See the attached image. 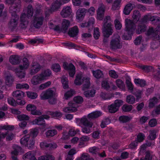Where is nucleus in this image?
Here are the masks:
<instances>
[{
  "label": "nucleus",
  "mask_w": 160,
  "mask_h": 160,
  "mask_svg": "<svg viewBox=\"0 0 160 160\" xmlns=\"http://www.w3.org/2000/svg\"><path fill=\"white\" fill-rule=\"evenodd\" d=\"M75 122L78 125H82L84 126L82 128V131L83 133L88 134L91 132V128L92 126L93 123L88 120L86 116L81 118H75Z\"/></svg>",
  "instance_id": "obj_1"
},
{
  "label": "nucleus",
  "mask_w": 160,
  "mask_h": 160,
  "mask_svg": "<svg viewBox=\"0 0 160 160\" xmlns=\"http://www.w3.org/2000/svg\"><path fill=\"white\" fill-rule=\"evenodd\" d=\"M126 32L122 36L124 40H130L135 30V25L134 22L130 19L125 20Z\"/></svg>",
  "instance_id": "obj_2"
},
{
  "label": "nucleus",
  "mask_w": 160,
  "mask_h": 160,
  "mask_svg": "<svg viewBox=\"0 0 160 160\" xmlns=\"http://www.w3.org/2000/svg\"><path fill=\"white\" fill-rule=\"evenodd\" d=\"M33 9L32 6L29 4L27 7V14L25 13L22 14L20 17V26L22 28H25L28 23V21L27 18H31L33 16Z\"/></svg>",
  "instance_id": "obj_3"
},
{
  "label": "nucleus",
  "mask_w": 160,
  "mask_h": 160,
  "mask_svg": "<svg viewBox=\"0 0 160 160\" xmlns=\"http://www.w3.org/2000/svg\"><path fill=\"white\" fill-rule=\"evenodd\" d=\"M55 93L51 88L43 92L41 94V98L42 100L48 99V102L53 105L56 103V99L54 98Z\"/></svg>",
  "instance_id": "obj_4"
},
{
  "label": "nucleus",
  "mask_w": 160,
  "mask_h": 160,
  "mask_svg": "<svg viewBox=\"0 0 160 160\" xmlns=\"http://www.w3.org/2000/svg\"><path fill=\"white\" fill-rule=\"evenodd\" d=\"M110 17L107 16L104 19V24L103 25L102 32L105 37L108 38L112 33V24L110 23H107L108 21L110 19Z\"/></svg>",
  "instance_id": "obj_5"
},
{
  "label": "nucleus",
  "mask_w": 160,
  "mask_h": 160,
  "mask_svg": "<svg viewBox=\"0 0 160 160\" xmlns=\"http://www.w3.org/2000/svg\"><path fill=\"white\" fill-rule=\"evenodd\" d=\"M6 4L10 5L9 11L11 13L12 12H19L21 7V0L15 1V0H5Z\"/></svg>",
  "instance_id": "obj_6"
},
{
  "label": "nucleus",
  "mask_w": 160,
  "mask_h": 160,
  "mask_svg": "<svg viewBox=\"0 0 160 160\" xmlns=\"http://www.w3.org/2000/svg\"><path fill=\"white\" fill-rule=\"evenodd\" d=\"M20 142L22 146L27 147L28 148L31 149L34 146L35 141L33 138H30V135L27 134L21 139Z\"/></svg>",
  "instance_id": "obj_7"
},
{
  "label": "nucleus",
  "mask_w": 160,
  "mask_h": 160,
  "mask_svg": "<svg viewBox=\"0 0 160 160\" xmlns=\"http://www.w3.org/2000/svg\"><path fill=\"white\" fill-rule=\"evenodd\" d=\"M44 18L43 16L34 15L31 21V23L36 28L39 29L43 25Z\"/></svg>",
  "instance_id": "obj_8"
},
{
  "label": "nucleus",
  "mask_w": 160,
  "mask_h": 160,
  "mask_svg": "<svg viewBox=\"0 0 160 160\" xmlns=\"http://www.w3.org/2000/svg\"><path fill=\"white\" fill-rule=\"evenodd\" d=\"M122 104V100H116L113 103L108 106V108L109 112L110 113H114L116 112Z\"/></svg>",
  "instance_id": "obj_9"
},
{
  "label": "nucleus",
  "mask_w": 160,
  "mask_h": 160,
  "mask_svg": "<svg viewBox=\"0 0 160 160\" xmlns=\"http://www.w3.org/2000/svg\"><path fill=\"white\" fill-rule=\"evenodd\" d=\"M146 35L148 36L150 35L155 36L156 38H158V39H160V26L158 25L155 29L151 27L149 28L146 32Z\"/></svg>",
  "instance_id": "obj_10"
},
{
  "label": "nucleus",
  "mask_w": 160,
  "mask_h": 160,
  "mask_svg": "<svg viewBox=\"0 0 160 160\" xmlns=\"http://www.w3.org/2000/svg\"><path fill=\"white\" fill-rule=\"evenodd\" d=\"M17 12H12V18L10 19L8 23L9 27L12 28L13 29L15 28L18 25V21L19 19V17L16 13Z\"/></svg>",
  "instance_id": "obj_11"
},
{
  "label": "nucleus",
  "mask_w": 160,
  "mask_h": 160,
  "mask_svg": "<svg viewBox=\"0 0 160 160\" xmlns=\"http://www.w3.org/2000/svg\"><path fill=\"white\" fill-rule=\"evenodd\" d=\"M148 21L155 22H158L160 21V18L156 16L149 17V15H144L141 19V23H143L147 22Z\"/></svg>",
  "instance_id": "obj_12"
},
{
  "label": "nucleus",
  "mask_w": 160,
  "mask_h": 160,
  "mask_svg": "<svg viewBox=\"0 0 160 160\" xmlns=\"http://www.w3.org/2000/svg\"><path fill=\"white\" fill-rule=\"evenodd\" d=\"M110 48L112 50L120 49L122 45L120 43L119 38H116L112 39L110 42Z\"/></svg>",
  "instance_id": "obj_13"
},
{
  "label": "nucleus",
  "mask_w": 160,
  "mask_h": 160,
  "mask_svg": "<svg viewBox=\"0 0 160 160\" xmlns=\"http://www.w3.org/2000/svg\"><path fill=\"white\" fill-rule=\"evenodd\" d=\"M42 66L38 62H34L32 63L30 73L32 75L38 72L41 69Z\"/></svg>",
  "instance_id": "obj_14"
},
{
  "label": "nucleus",
  "mask_w": 160,
  "mask_h": 160,
  "mask_svg": "<svg viewBox=\"0 0 160 160\" xmlns=\"http://www.w3.org/2000/svg\"><path fill=\"white\" fill-rule=\"evenodd\" d=\"M68 107L64 108L63 111L65 112H76L77 110V108L75 107V104L72 102H68Z\"/></svg>",
  "instance_id": "obj_15"
},
{
  "label": "nucleus",
  "mask_w": 160,
  "mask_h": 160,
  "mask_svg": "<svg viewBox=\"0 0 160 160\" xmlns=\"http://www.w3.org/2000/svg\"><path fill=\"white\" fill-rule=\"evenodd\" d=\"M62 3L59 0H56L52 3L50 8L48 9V12L50 13H52L58 9L62 5Z\"/></svg>",
  "instance_id": "obj_16"
},
{
  "label": "nucleus",
  "mask_w": 160,
  "mask_h": 160,
  "mask_svg": "<svg viewBox=\"0 0 160 160\" xmlns=\"http://www.w3.org/2000/svg\"><path fill=\"white\" fill-rule=\"evenodd\" d=\"M87 11L86 9L84 8H79L76 13V17L79 20H82L85 16Z\"/></svg>",
  "instance_id": "obj_17"
},
{
  "label": "nucleus",
  "mask_w": 160,
  "mask_h": 160,
  "mask_svg": "<svg viewBox=\"0 0 160 160\" xmlns=\"http://www.w3.org/2000/svg\"><path fill=\"white\" fill-rule=\"evenodd\" d=\"M72 12V9L70 6L64 7L60 13L61 16L63 18H67L69 17Z\"/></svg>",
  "instance_id": "obj_18"
},
{
  "label": "nucleus",
  "mask_w": 160,
  "mask_h": 160,
  "mask_svg": "<svg viewBox=\"0 0 160 160\" xmlns=\"http://www.w3.org/2000/svg\"><path fill=\"white\" fill-rule=\"evenodd\" d=\"M14 136V134L11 132L9 133L7 132L5 133H0V141L2 139H3L6 137L7 141H11L13 139Z\"/></svg>",
  "instance_id": "obj_19"
},
{
  "label": "nucleus",
  "mask_w": 160,
  "mask_h": 160,
  "mask_svg": "<svg viewBox=\"0 0 160 160\" xmlns=\"http://www.w3.org/2000/svg\"><path fill=\"white\" fill-rule=\"evenodd\" d=\"M40 146L42 148H48L51 149L56 148L57 147V144L55 143H48L45 141L41 142L40 143Z\"/></svg>",
  "instance_id": "obj_20"
},
{
  "label": "nucleus",
  "mask_w": 160,
  "mask_h": 160,
  "mask_svg": "<svg viewBox=\"0 0 160 160\" xmlns=\"http://www.w3.org/2000/svg\"><path fill=\"white\" fill-rule=\"evenodd\" d=\"M78 27L77 26H75L69 29L68 34L71 37L74 38L78 35Z\"/></svg>",
  "instance_id": "obj_21"
},
{
  "label": "nucleus",
  "mask_w": 160,
  "mask_h": 160,
  "mask_svg": "<svg viewBox=\"0 0 160 160\" xmlns=\"http://www.w3.org/2000/svg\"><path fill=\"white\" fill-rule=\"evenodd\" d=\"M146 25L142 23H140L138 25L136 29V32L138 34L145 32L147 29Z\"/></svg>",
  "instance_id": "obj_22"
},
{
  "label": "nucleus",
  "mask_w": 160,
  "mask_h": 160,
  "mask_svg": "<svg viewBox=\"0 0 160 160\" xmlns=\"http://www.w3.org/2000/svg\"><path fill=\"white\" fill-rule=\"evenodd\" d=\"M33 124H37L44 127L45 126V121L42 117L39 116L37 118L32 121Z\"/></svg>",
  "instance_id": "obj_23"
},
{
  "label": "nucleus",
  "mask_w": 160,
  "mask_h": 160,
  "mask_svg": "<svg viewBox=\"0 0 160 160\" xmlns=\"http://www.w3.org/2000/svg\"><path fill=\"white\" fill-rule=\"evenodd\" d=\"M44 80L42 76L39 74L33 77L32 82L34 85H36L40 83L42 81Z\"/></svg>",
  "instance_id": "obj_24"
},
{
  "label": "nucleus",
  "mask_w": 160,
  "mask_h": 160,
  "mask_svg": "<svg viewBox=\"0 0 160 160\" xmlns=\"http://www.w3.org/2000/svg\"><path fill=\"white\" fill-rule=\"evenodd\" d=\"M9 61L11 64L13 65L18 64L20 62L18 56L15 55H12L10 56Z\"/></svg>",
  "instance_id": "obj_25"
},
{
  "label": "nucleus",
  "mask_w": 160,
  "mask_h": 160,
  "mask_svg": "<svg viewBox=\"0 0 160 160\" xmlns=\"http://www.w3.org/2000/svg\"><path fill=\"white\" fill-rule=\"evenodd\" d=\"M101 115V112L99 111H95L89 113L88 116V119L90 121L91 119L98 118Z\"/></svg>",
  "instance_id": "obj_26"
},
{
  "label": "nucleus",
  "mask_w": 160,
  "mask_h": 160,
  "mask_svg": "<svg viewBox=\"0 0 160 160\" xmlns=\"http://www.w3.org/2000/svg\"><path fill=\"white\" fill-rule=\"evenodd\" d=\"M133 8L132 4L131 3H128L125 6L123 10V13L125 15H128Z\"/></svg>",
  "instance_id": "obj_27"
},
{
  "label": "nucleus",
  "mask_w": 160,
  "mask_h": 160,
  "mask_svg": "<svg viewBox=\"0 0 160 160\" xmlns=\"http://www.w3.org/2000/svg\"><path fill=\"white\" fill-rule=\"evenodd\" d=\"M25 93L22 91L17 90L13 92L12 95L16 98V100L19 98H22L25 96Z\"/></svg>",
  "instance_id": "obj_28"
},
{
  "label": "nucleus",
  "mask_w": 160,
  "mask_h": 160,
  "mask_svg": "<svg viewBox=\"0 0 160 160\" xmlns=\"http://www.w3.org/2000/svg\"><path fill=\"white\" fill-rule=\"evenodd\" d=\"M158 99L156 97H153L152 98H150L149 100L148 107L150 108H154L156 104L158 102Z\"/></svg>",
  "instance_id": "obj_29"
},
{
  "label": "nucleus",
  "mask_w": 160,
  "mask_h": 160,
  "mask_svg": "<svg viewBox=\"0 0 160 160\" xmlns=\"http://www.w3.org/2000/svg\"><path fill=\"white\" fill-rule=\"evenodd\" d=\"M23 65H20L19 68L21 70L26 69L28 67L29 63L28 59L26 58H24L22 59Z\"/></svg>",
  "instance_id": "obj_30"
},
{
  "label": "nucleus",
  "mask_w": 160,
  "mask_h": 160,
  "mask_svg": "<svg viewBox=\"0 0 160 160\" xmlns=\"http://www.w3.org/2000/svg\"><path fill=\"white\" fill-rule=\"evenodd\" d=\"M134 82L137 86L141 87H144L146 85V82L144 80L139 78H135Z\"/></svg>",
  "instance_id": "obj_31"
},
{
  "label": "nucleus",
  "mask_w": 160,
  "mask_h": 160,
  "mask_svg": "<svg viewBox=\"0 0 160 160\" xmlns=\"http://www.w3.org/2000/svg\"><path fill=\"white\" fill-rule=\"evenodd\" d=\"M104 12L105 9L102 7L98 8L97 11V14L99 19L102 20L103 19Z\"/></svg>",
  "instance_id": "obj_32"
},
{
  "label": "nucleus",
  "mask_w": 160,
  "mask_h": 160,
  "mask_svg": "<svg viewBox=\"0 0 160 160\" xmlns=\"http://www.w3.org/2000/svg\"><path fill=\"white\" fill-rule=\"evenodd\" d=\"M96 92L94 89L89 90L84 92L83 94L87 98L93 97Z\"/></svg>",
  "instance_id": "obj_33"
},
{
  "label": "nucleus",
  "mask_w": 160,
  "mask_h": 160,
  "mask_svg": "<svg viewBox=\"0 0 160 160\" xmlns=\"http://www.w3.org/2000/svg\"><path fill=\"white\" fill-rule=\"evenodd\" d=\"M70 23V22L69 20H64L63 21L61 28L62 31L64 32H66L68 29Z\"/></svg>",
  "instance_id": "obj_34"
},
{
  "label": "nucleus",
  "mask_w": 160,
  "mask_h": 160,
  "mask_svg": "<svg viewBox=\"0 0 160 160\" xmlns=\"http://www.w3.org/2000/svg\"><path fill=\"white\" fill-rule=\"evenodd\" d=\"M63 66L65 70L68 71L75 69V67L72 63H70L68 64L67 62H64L63 63Z\"/></svg>",
  "instance_id": "obj_35"
},
{
  "label": "nucleus",
  "mask_w": 160,
  "mask_h": 160,
  "mask_svg": "<svg viewBox=\"0 0 160 160\" xmlns=\"http://www.w3.org/2000/svg\"><path fill=\"white\" fill-rule=\"evenodd\" d=\"M122 0H114L112 4V9L113 10H118L121 7Z\"/></svg>",
  "instance_id": "obj_36"
},
{
  "label": "nucleus",
  "mask_w": 160,
  "mask_h": 160,
  "mask_svg": "<svg viewBox=\"0 0 160 160\" xmlns=\"http://www.w3.org/2000/svg\"><path fill=\"white\" fill-rule=\"evenodd\" d=\"M75 91L72 89H70L66 92L64 94V97L66 99H68L69 98L72 97L75 94Z\"/></svg>",
  "instance_id": "obj_37"
},
{
  "label": "nucleus",
  "mask_w": 160,
  "mask_h": 160,
  "mask_svg": "<svg viewBox=\"0 0 160 160\" xmlns=\"http://www.w3.org/2000/svg\"><path fill=\"white\" fill-rule=\"evenodd\" d=\"M38 160H55V158L52 155L46 154L38 158Z\"/></svg>",
  "instance_id": "obj_38"
},
{
  "label": "nucleus",
  "mask_w": 160,
  "mask_h": 160,
  "mask_svg": "<svg viewBox=\"0 0 160 160\" xmlns=\"http://www.w3.org/2000/svg\"><path fill=\"white\" fill-rule=\"evenodd\" d=\"M131 120V118L128 116L125 115L120 116L119 118V120L120 122L122 123H126L129 121Z\"/></svg>",
  "instance_id": "obj_39"
},
{
  "label": "nucleus",
  "mask_w": 160,
  "mask_h": 160,
  "mask_svg": "<svg viewBox=\"0 0 160 160\" xmlns=\"http://www.w3.org/2000/svg\"><path fill=\"white\" fill-rule=\"evenodd\" d=\"M78 160H94V159L91 157L87 153H83L81 157L78 158Z\"/></svg>",
  "instance_id": "obj_40"
},
{
  "label": "nucleus",
  "mask_w": 160,
  "mask_h": 160,
  "mask_svg": "<svg viewBox=\"0 0 160 160\" xmlns=\"http://www.w3.org/2000/svg\"><path fill=\"white\" fill-rule=\"evenodd\" d=\"M157 131L155 130H153L150 131L149 134L148 138L151 140H153L157 138Z\"/></svg>",
  "instance_id": "obj_41"
},
{
  "label": "nucleus",
  "mask_w": 160,
  "mask_h": 160,
  "mask_svg": "<svg viewBox=\"0 0 160 160\" xmlns=\"http://www.w3.org/2000/svg\"><path fill=\"white\" fill-rule=\"evenodd\" d=\"M92 73L93 76L97 78H99L103 75L102 71L98 69L96 71H93Z\"/></svg>",
  "instance_id": "obj_42"
},
{
  "label": "nucleus",
  "mask_w": 160,
  "mask_h": 160,
  "mask_svg": "<svg viewBox=\"0 0 160 160\" xmlns=\"http://www.w3.org/2000/svg\"><path fill=\"white\" fill-rule=\"evenodd\" d=\"M40 74L45 80L47 77L50 76L52 74V72L49 69H47Z\"/></svg>",
  "instance_id": "obj_43"
},
{
  "label": "nucleus",
  "mask_w": 160,
  "mask_h": 160,
  "mask_svg": "<svg viewBox=\"0 0 160 160\" xmlns=\"http://www.w3.org/2000/svg\"><path fill=\"white\" fill-rule=\"evenodd\" d=\"M14 80L13 76L11 75H8L5 78V82L7 85H11Z\"/></svg>",
  "instance_id": "obj_44"
},
{
  "label": "nucleus",
  "mask_w": 160,
  "mask_h": 160,
  "mask_svg": "<svg viewBox=\"0 0 160 160\" xmlns=\"http://www.w3.org/2000/svg\"><path fill=\"white\" fill-rule=\"evenodd\" d=\"M18 118L20 121H28L30 119L29 117L25 114H22L17 116Z\"/></svg>",
  "instance_id": "obj_45"
},
{
  "label": "nucleus",
  "mask_w": 160,
  "mask_h": 160,
  "mask_svg": "<svg viewBox=\"0 0 160 160\" xmlns=\"http://www.w3.org/2000/svg\"><path fill=\"white\" fill-rule=\"evenodd\" d=\"M141 16L138 10L134 11L133 12L132 17L133 20L136 21H138Z\"/></svg>",
  "instance_id": "obj_46"
},
{
  "label": "nucleus",
  "mask_w": 160,
  "mask_h": 160,
  "mask_svg": "<svg viewBox=\"0 0 160 160\" xmlns=\"http://www.w3.org/2000/svg\"><path fill=\"white\" fill-rule=\"evenodd\" d=\"M116 84L117 87L120 89H125V85L123 82L119 79H117L116 81Z\"/></svg>",
  "instance_id": "obj_47"
},
{
  "label": "nucleus",
  "mask_w": 160,
  "mask_h": 160,
  "mask_svg": "<svg viewBox=\"0 0 160 160\" xmlns=\"http://www.w3.org/2000/svg\"><path fill=\"white\" fill-rule=\"evenodd\" d=\"M57 134V131L55 129L48 130L46 132L47 137H52Z\"/></svg>",
  "instance_id": "obj_48"
},
{
  "label": "nucleus",
  "mask_w": 160,
  "mask_h": 160,
  "mask_svg": "<svg viewBox=\"0 0 160 160\" xmlns=\"http://www.w3.org/2000/svg\"><path fill=\"white\" fill-rule=\"evenodd\" d=\"M38 133V130L37 129L34 128L31 130L30 133L28 134L30 135V138H33L34 141H35V138L37 136Z\"/></svg>",
  "instance_id": "obj_49"
},
{
  "label": "nucleus",
  "mask_w": 160,
  "mask_h": 160,
  "mask_svg": "<svg viewBox=\"0 0 160 160\" xmlns=\"http://www.w3.org/2000/svg\"><path fill=\"white\" fill-rule=\"evenodd\" d=\"M51 69L54 72H57L60 71L61 67L58 63H54L51 66Z\"/></svg>",
  "instance_id": "obj_50"
},
{
  "label": "nucleus",
  "mask_w": 160,
  "mask_h": 160,
  "mask_svg": "<svg viewBox=\"0 0 160 160\" xmlns=\"http://www.w3.org/2000/svg\"><path fill=\"white\" fill-rule=\"evenodd\" d=\"M74 83L77 85H80L82 84V77L81 75H78L76 76Z\"/></svg>",
  "instance_id": "obj_51"
},
{
  "label": "nucleus",
  "mask_w": 160,
  "mask_h": 160,
  "mask_svg": "<svg viewBox=\"0 0 160 160\" xmlns=\"http://www.w3.org/2000/svg\"><path fill=\"white\" fill-rule=\"evenodd\" d=\"M61 82L64 89H66L69 88L68 80L67 78H62L61 79Z\"/></svg>",
  "instance_id": "obj_52"
},
{
  "label": "nucleus",
  "mask_w": 160,
  "mask_h": 160,
  "mask_svg": "<svg viewBox=\"0 0 160 160\" xmlns=\"http://www.w3.org/2000/svg\"><path fill=\"white\" fill-rule=\"evenodd\" d=\"M126 84L128 90L132 92L133 90V85L131 80L129 79H127L126 80Z\"/></svg>",
  "instance_id": "obj_53"
},
{
  "label": "nucleus",
  "mask_w": 160,
  "mask_h": 160,
  "mask_svg": "<svg viewBox=\"0 0 160 160\" xmlns=\"http://www.w3.org/2000/svg\"><path fill=\"white\" fill-rule=\"evenodd\" d=\"M27 95L28 98L32 99H35L38 97V94L37 93L32 92H27Z\"/></svg>",
  "instance_id": "obj_54"
},
{
  "label": "nucleus",
  "mask_w": 160,
  "mask_h": 160,
  "mask_svg": "<svg viewBox=\"0 0 160 160\" xmlns=\"http://www.w3.org/2000/svg\"><path fill=\"white\" fill-rule=\"evenodd\" d=\"M154 78L158 80L160 79V66L157 69L156 71L153 74Z\"/></svg>",
  "instance_id": "obj_55"
},
{
  "label": "nucleus",
  "mask_w": 160,
  "mask_h": 160,
  "mask_svg": "<svg viewBox=\"0 0 160 160\" xmlns=\"http://www.w3.org/2000/svg\"><path fill=\"white\" fill-rule=\"evenodd\" d=\"M126 101L129 103L133 104L135 102V98L132 95H128L127 97Z\"/></svg>",
  "instance_id": "obj_56"
},
{
  "label": "nucleus",
  "mask_w": 160,
  "mask_h": 160,
  "mask_svg": "<svg viewBox=\"0 0 160 160\" xmlns=\"http://www.w3.org/2000/svg\"><path fill=\"white\" fill-rule=\"evenodd\" d=\"M34 155L33 154L31 151L28 152L25 155H24L22 157V158L24 160H26L27 159H29L30 160L33 157H34Z\"/></svg>",
  "instance_id": "obj_57"
},
{
  "label": "nucleus",
  "mask_w": 160,
  "mask_h": 160,
  "mask_svg": "<svg viewBox=\"0 0 160 160\" xmlns=\"http://www.w3.org/2000/svg\"><path fill=\"white\" fill-rule=\"evenodd\" d=\"M101 85L102 88L108 90L110 88V86L107 81H102Z\"/></svg>",
  "instance_id": "obj_58"
},
{
  "label": "nucleus",
  "mask_w": 160,
  "mask_h": 160,
  "mask_svg": "<svg viewBox=\"0 0 160 160\" xmlns=\"http://www.w3.org/2000/svg\"><path fill=\"white\" fill-rule=\"evenodd\" d=\"M144 135L142 133H139L137 136V138L136 140L138 142H142L144 139Z\"/></svg>",
  "instance_id": "obj_59"
},
{
  "label": "nucleus",
  "mask_w": 160,
  "mask_h": 160,
  "mask_svg": "<svg viewBox=\"0 0 160 160\" xmlns=\"http://www.w3.org/2000/svg\"><path fill=\"white\" fill-rule=\"evenodd\" d=\"M152 152L148 151L145 152V156L144 158L146 160H152Z\"/></svg>",
  "instance_id": "obj_60"
},
{
  "label": "nucleus",
  "mask_w": 160,
  "mask_h": 160,
  "mask_svg": "<svg viewBox=\"0 0 160 160\" xmlns=\"http://www.w3.org/2000/svg\"><path fill=\"white\" fill-rule=\"evenodd\" d=\"M141 69L147 72L150 71L152 68V67L148 65H141L140 66Z\"/></svg>",
  "instance_id": "obj_61"
},
{
  "label": "nucleus",
  "mask_w": 160,
  "mask_h": 160,
  "mask_svg": "<svg viewBox=\"0 0 160 160\" xmlns=\"http://www.w3.org/2000/svg\"><path fill=\"white\" fill-rule=\"evenodd\" d=\"M100 35L99 29L98 28H95L93 32V37L95 39H98Z\"/></svg>",
  "instance_id": "obj_62"
},
{
  "label": "nucleus",
  "mask_w": 160,
  "mask_h": 160,
  "mask_svg": "<svg viewBox=\"0 0 160 160\" xmlns=\"http://www.w3.org/2000/svg\"><path fill=\"white\" fill-rule=\"evenodd\" d=\"M8 103L12 106H16V101L12 98L9 97L8 98Z\"/></svg>",
  "instance_id": "obj_63"
},
{
  "label": "nucleus",
  "mask_w": 160,
  "mask_h": 160,
  "mask_svg": "<svg viewBox=\"0 0 160 160\" xmlns=\"http://www.w3.org/2000/svg\"><path fill=\"white\" fill-rule=\"evenodd\" d=\"M73 100L77 103H81L83 102V98L81 96H77L73 98Z\"/></svg>",
  "instance_id": "obj_64"
}]
</instances>
